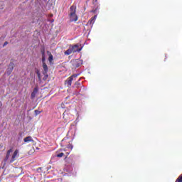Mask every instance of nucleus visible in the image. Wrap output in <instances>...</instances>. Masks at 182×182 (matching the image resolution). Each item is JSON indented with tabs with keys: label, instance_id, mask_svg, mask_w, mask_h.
<instances>
[{
	"label": "nucleus",
	"instance_id": "nucleus-1",
	"mask_svg": "<svg viewBox=\"0 0 182 182\" xmlns=\"http://www.w3.org/2000/svg\"><path fill=\"white\" fill-rule=\"evenodd\" d=\"M71 65L73 68H75L76 69L80 66H82V65H83V60H80V59L72 60Z\"/></svg>",
	"mask_w": 182,
	"mask_h": 182
},
{
	"label": "nucleus",
	"instance_id": "nucleus-2",
	"mask_svg": "<svg viewBox=\"0 0 182 182\" xmlns=\"http://www.w3.org/2000/svg\"><path fill=\"white\" fill-rule=\"evenodd\" d=\"M14 63H10L9 65V68L6 70V74L7 76H9L11 73H12V70H14Z\"/></svg>",
	"mask_w": 182,
	"mask_h": 182
},
{
	"label": "nucleus",
	"instance_id": "nucleus-3",
	"mask_svg": "<svg viewBox=\"0 0 182 182\" xmlns=\"http://www.w3.org/2000/svg\"><path fill=\"white\" fill-rule=\"evenodd\" d=\"M76 14V6L73 5L70 7L69 16H73Z\"/></svg>",
	"mask_w": 182,
	"mask_h": 182
},
{
	"label": "nucleus",
	"instance_id": "nucleus-4",
	"mask_svg": "<svg viewBox=\"0 0 182 182\" xmlns=\"http://www.w3.org/2000/svg\"><path fill=\"white\" fill-rule=\"evenodd\" d=\"M71 49L73 50V53L75 52H80V50H82V48H79V45L75 44L74 46H71Z\"/></svg>",
	"mask_w": 182,
	"mask_h": 182
},
{
	"label": "nucleus",
	"instance_id": "nucleus-5",
	"mask_svg": "<svg viewBox=\"0 0 182 182\" xmlns=\"http://www.w3.org/2000/svg\"><path fill=\"white\" fill-rule=\"evenodd\" d=\"M18 153H19V151L18 149H16L14 152L11 159L10 160V163H14L15 161V158L18 157Z\"/></svg>",
	"mask_w": 182,
	"mask_h": 182
},
{
	"label": "nucleus",
	"instance_id": "nucleus-6",
	"mask_svg": "<svg viewBox=\"0 0 182 182\" xmlns=\"http://www.w3.org/2000/svg\"><path fill=\"white\" fill-rule=\"evenodd\" d=\"M38 90H39V88L38 87H36L33 89V92L31 93V99H35L36 95H38Z\"/></svg>",
	"mask_w": 182,
	"mask_h": 182
},
{
	"label": "nucleus",
	"instance_id": "nucleus-7",
	"mask_svg": "<svg viewBox=\"0 0 182 182\" xmlns=\"http://www.w3.org/2000/svg\"><path fill=\"white\" fill-rule=\"evenodd\" d=\"M72 82H73V77H69L65 81V85H68V87L72 86Z\"/></svg>",
	"mask_w": 182,
	"mask_h": 182
},
{
	"label": "nucleus",
	"instance_id": "nucleus-8",
	"mask_svg": "<svg viewBox=\"0 0 182 182\" xmlns=\"http://www.w3.org/2000/svg\"><path fill=\"white\" fill-rule=\"evenodd\" d=\"M69 16H70V22H76V21L79 19V17H77V15L76 14V13L74 15Z\"/></svg>",
	"mask_w": 182,
	"mask_h": 182
},
{
	"label": "nucleus",
	"instance_id": "nucleus-9",
	"mask_svg": "<svg viewBox=\"0 0 182 182\" xmlns=\"http://www.w3.org/2000/svg\"><path fill=\"white\" fill-rule=\"evenodd\" d=\"M43 75H46L48 73L49 68H48V65L46 63L43 64Z\"/></svg>",
	"mask_w": 182,
	"mask_h": 182
},
{
	"label": "nucleus",
	"instance_id": "nucleus-10",
	"mask_svg": "<svg viewBox=\"0 0 182 182\" xmlns=\"http://www.w3.org/2000/svg\"><path fill=\"white\" fill-rule=\"evenodd\" d=\"M97 18V14H95L93 17L91 18V19L88 21L89 23L92 24L95 23L96 19Z\"/></svg>",
	"mask_w": 182,
	"mask_h": 182
},
{
	"label": "nucleus",
	"instance_id": "nucleus-11",
	"mask_svg": "<svg viewBox=\"0 0 182 182\" xmlns=\"http://www.w3.org/2000/svg\"><path fill=\"white\" fill-rule=\"evenodd\" d=\"M41 55H42V60H41V62H42V64L43 65L44 63H46L45 62H46V55H45V52L43 51L41 53Z\"/></svg>",
	"mask_w": 182,
	"mask_h": 182
},
{
	"label": "nucleus",
	"instance_id": "nucleus-12",
	"mask_svg": "<svg viewBox=\"0 0 182 182\" xmlns=\"http://www.w3.org/2000/svg\"><path fill=\"white\" fill-rule=\"evenodd\" d=\"M31 141H33L32 136H29L24 138V143H29Z\"/></svg>",
	"mask_w": 182,
	"mask_h": 182
},
{
	"label": "nucleus",
	"instance_id": "nucleus-13",
	"mask_svg": "<svg viewBox=\"0 0 182 182\" xmlns=\"http://www.w3.org/2000/svg\"><path fill=\"white\" fill-rule=\"evenodd\" d=\"M72 52H73V50H72V47H71V46H70V48H69V49H68L67 50H65V51L64 52V54H65V55H70V53H72Z\"/></svg>",
	"mask_w": 182,
	"mask_h": 182
},
{
	"label": "nucleus",
	"instance_id": "nucleus-14",
	"mask_svg": "<svg viewBox=\"0 0 182 182\" xmlns=\"http://www.w3.org/2000/svg\"><path fill=\"white\" fill-rule=\"evenodd\" d=\"M91 12H92L93 14H95L96 15H97V14H99V6L93 9Z\"/></svg>",
	"mask_w": 182,
	"mask_h": 182
},
{
	"label": "nucleus",
	"instance_id": "nucleus-15",
	"mask_svg": "<svg viewBox=\"0 0 182 182\" xmlns=\"http://www.w3.org/2000/svg\"><path fill=\"white\" fill-rule=\"evenodd\" d=\"M22 137H23V134L22 132H20L17 138L18 141H22Z\"/></svg>",
	"mask_w": 182,
	"mask_h": 182
},
{
	"label": "nucleus",
	"instance_id": "nucleus-16",
	"mask_svg": "<svg viewBox=\"0 0 182 182\" xmlns=\"http://www.w3.org/2000/svg\"><path fill=\"white\" fill-rule=\"evenodd\" d=\"M53 61V55L51 53H50L48 57V62H50V63H52Z\"/></svg>",
	"mask_w": 182,
	"mask_h": 182
},
{
	"label": "nucleus",
	"instance_id": "nucleus-17",
	"mask_svg": "<svg viewBox=\"0 0 182 182\" xmlns=\"http://www.w3.org/2000/svg\"><path fill=\"white\" fill-rule=\"evenodd\" d=\"M176 182H182V174L178 176V178L176 179Z\"/></svg>",
	"mask_w": 182,
	"mask_h": 182
},
{
	"label": "nucleus",
	"instance_id": "nucleus-18",
	"mask_svg": "<svg viewBox=\"0 0 182 182\" xmlns=\"http://www.w3.org/2000/svg\"><path fill=\"white\" fill-rule=\"evenodd\" d=\"M64 154H63V152H61V153H60V154L55 155V157H59V158L63 157V155H64Z\"/></svg>",
	"mask_w": 182,
	"mask_h": 182
},
{
	"label": "nucleus",
	"instance_id": "nucleus-19",
	"mask_svg": "<svg viewBox=\"0 0 182 182\" xmlns=\"http://www.w3.org/2000/svg\"><path fill=\"white\" fill-rule=\"evenodd\" d=\"M36 73H37V76H38V80H41V73H40L38 70H37V71H36Z\"/></svg>",
	"mask_w": 182,
	"mask_h": 182
},
{
	"label": "nucleus",
	"instance_id": "nucleus-20",
	"mask_svg": "<svg viewBox=\"0 0 182 182\" xmlns=\"http://www.w3.org/2000/svg\"><path fill=\"white\" fill-rule=\"evenodd\" d=\"M44 77L43 78V80H46V79H48V77H49V75H48V73L43 74Z\"/></svg>",
	"mask_w": 182,
	"mask_h": 182
},
{
	"label": "nucleus",
	"instance_id": "nucleus-21",
	"mask_svg": "<svg viewBox=\"0 0 182 182\" xmlns=\"http://www.w3.org/2000/svg\"><path fill=\"white\" fill-rule=\"evenodd\" d=\"M68 149H70V150H72V149H73V145H72V144H68Z\"/></svg>",
	"mask_w": 182,
	"mask_h": 182
},
{
	"label": "nucleus",
	"instance_id": "nucleus-22",
	"mask_svg": "<svg viewBox=\"0 0 182 182\" xmlns=\"http://www.w3.org/2000/svg\"><path fill=\"white\" fill-rule=\"evenodd\" d=\"M78 76H79V74H74L71 75V77H73H73H77Z\"/></svg>",
	"mask_w": 182,
	"mask_h": 182
},
{
	"label": "nucleus",
	"instance_id": "nucleus-23",
	"mask_svg": "<svg viewBox=\"0 0 182 182\" xmlns=\"http://www.w3.org/2000/svg\"><path fill=\"white\" fill-rule=\"evenodd\" d=\"M36 115L41 114V111L35 110Z\"/></svg>",
	"mask_w": 182,
	"mask_h": 182
},
{
	"label": "nucleus",
	"instance_id": "nucleus-24",
	"mask_svg": "<svg viewBox=\"0 0 182 182\" xmlns=\"http://www.w3.org/2000/svg\"><path fill=\"white\" fill-rule=\"evenodd\" d=\"M9 159V156L6 155L5 161H8Z\"/></svg>",
	"mask_w": 182,
	"mask_h": 182
},
{
	"label": "nucleus",
	"instance_id": "nucleus-25",
	"mask_svg": "<svg viewBox=\"0 0 182 182\" xmlns=\"http://www.w3.org/2000/svg\"><path fill=\"white\" fill-rule=\"evenodd\" d=\"M7 153H9V154H11V153H12V149L8 150Z\"/></svg>",
	"mask_w": 182,
	"mask_h": 182
},
{
	"label": "nucleus",
	"instance_id": "nucleus-26",
	"mask_svg": "<svg viewBox=\"0 0 182 182\" xmlns=\"http://www.w3.org/2000/svg\"><path fill=\"white\" fill-rule=\"evenodd\" d=\"M6 45H8V41L4 42L3 46H6Z\"/></svg>",
	"mask_w": 182,
	"mask_h": 182
},
{
	"label": "nucleus",
	"instance_id": "nucleus-27",
	"mask_svg": "<svg viewBox=\"0 0 182 182\" xmlns=\"http://www.w3.org/2000/svg\"><path fill=\"white\" fill-rule=\"evenodd\" d=\"M2 107V102H0V109Z\"/></svg>",
	"mask_w": 182,
	"mask_h": 182
},
{
	"label": "nucleus",
	"instance_id": "nucleus-28",
	"mask_svg": "<svg viewBox=\"0 0 182 182\" xmlns=\"http://www.w3.org/2000/svg\"><path fill=\"white\" fill-rule=\"evenodd\" d=\"M75 122L77 123V122H79V117H77L75 120Z\"/></svg>",
	"mask_w": 182,
	"mask_h": 182
},
{
	"label": "nucleus",
	"instance_id": "nucleus-29",
	"mask_svg": "<svg viewBox=\"0 0 182 182\" xmlns=\"http://www.w3.org/2000/svg\"><path fill=\"white\" fill-rule=\"evenodd\" d=\"M6 155L9 156H11V154H9V153L7 152V153H6Z\"/></svg>",
	"mask_w": 182,
	"mask_h": 182
},
{
	"label": "nucleus",
	"instance_id": "nucleus-30",
	"mask_svg": "<svg viewBox=\"0 0 182 182\" xmlns=\"http://www.w3.org/2000/svg\"><path fill=\"white\" fill-rule=\"evenodd\" d=\"M65 140H66V138H64L62 141H65Z\"/></svg>",
	"mask_w": 182,
	"mask_h": 182
},
{
	"label": "nucleus",
	"instance_id": "nucleus-31",
	"mask_svg": "<svg viewBox=\"0 0 182 182\" xmlns=\"http://www.w3.org/2000/svg\"><path fill=\"white\" fill-rule=\"evenodd\" d=\"M83 88H84L85 90H87V88H86V87H83Z\"/></svg>",
	"mask_w": 182,
	"mask_h": 182
}]
</instances>
